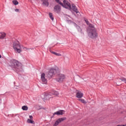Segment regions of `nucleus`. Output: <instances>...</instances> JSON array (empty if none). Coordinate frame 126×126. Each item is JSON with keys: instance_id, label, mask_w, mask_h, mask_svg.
Returning <instances> with one entry per match:
<instances>
[{"instance_id": "obj_28", "label": "nucleus", "mask_w": 126, "mask_h": 126, "mask_svg": "<svg viewBox=\"0 0 126 126\" xmlns=\"http://www.w3.org/2000/svg\"><path fill=\"white\" fill-rule=\"evenodd\" d=\"M15 11H16V12H18V11H19V9H16L15 10Z\"/></svg>"}, {"instance_id": "obj_20", "label": "nucleus", "mask_w": 126, "mask_h": 126, "mask_svg": "<svg viewBox=\"0 0 126 126\" xmlns=\"http://www.w3.org/2000/svg\"><path fill=\"white\" fill-rule=\"evenodd\" d=\"M52 54H53V55H55V56H58V57H61V56H62V55L60 53H57L55 52H51Z\"/></svg>"}, {"instance_id": "obj_18", "label": "nucleus", "mask_w": 126, "mask_h": 126, "mask_svg": "<svg viewBox=\"0 0 126 126\" xmlns=\"http://www.w3.org/2000/svg\"><path fill=\"white\" fill-rule=\"evenodd\" d=\"M60 123H61V122H60V120L58 119V120H57L55 122V123L54 125H53V126H59V124H60Z\"/></svg>"}, {"instance_id": "obj_3", "label": "nucleus", "mask_w": 126, "mask_h": 126, "mask_svg": "<svg viewBox=\"0 0 126 126\" xmlns=\"http://www.w3.org/2000/svg\"><path fill=\"white\" fill-rule=\"evenodd\" d=\"M56 2L58 3H59L61 5H62L63 7L64 8H67V9H69V10H71V5L70 3L68 2V1L66 0H64L63 2V4L61 2L60 0H55Z\"/></svg>"}, {"instance_id": "obj_26", "label": "nucleus", "mask_w": 126, "mask_h": 126, "mask_svg": "<svg viewBox=\"0 0 126 126\" xmlns=\"http://www.w3.org/2000/svg\"><path fill=\"white\" fill-rule=\"evenodd\" d=\"M23 49H24L25 51H27V50H29V49L27 47H23Z\"/></svg>"}, {"instance_id": "obj_2", "label": "nucleus", "mask_w": 126, "mask_h": 126, "mask_svg": "<svg viewBox=\"0 0 126 126\" xmlns=\"http://www.w3.org/2000/svg\"><path fill=\"white\" fill-rule=\"evenodd\" d=\"M87 32L90 38H92V39L97 38V36H98V34L97 33V32H96V29H95L94 26L91 24H89Z\"/></svg>"}, {"instance_id": "obj_8", "label": "nucleus", "mask_w": 126, "mask_h": 126, "mask_svg": "<svg viewBox=\"0 0 126 126\" xmlns=\"http://www.w3.org/2000/svg\"><path fill=\"white\" fill-rule=\"evenodd\" d=\"M64 112H65L64 110H60L58 111L55 112L53 114V116H55V115H57V116H61V115H63V114H64Z\"/></svg>"}, {"instance_id": "obj_19", "label": "nucleus", "mask_w": 126, "mask_h": 126, "mask_svg": "<svg viewBox=\"0 0 126 126\" xmlns=\"http://www.w3.org/2000/svg\"><path fill=\"white\" fill-rule=\"evenodd\" d=\"M58 120L60 121V123H61V122H63V121H65V120H66V118L63 117L61 118H59Z\"/></svg>"}, {"instance_id": "obj_1", "label": "nucleus", "mask_w": 126, "mask_h": 126, "mask_svg": "<svg viewBox=\"0 0 126 126\" xmlns=\"http://www.w3.org/2000/svg\"><path fill=\"white\" fill-rule=\"evenodd\" d=\"M9 65L12 68V69L16 70V71H17L18 72H20V71H22L23 70L21 63L16 60H11L9 63Z\"/></svg>"}, {"instance_id": "obj_25", "label": "nucleus", "mask_w": 126, "mask_h": 126, "mask_svg": "<svg viewBox=\"0 0 126 126\" xmlns=\"http://www.w3.org/2000/svg\"><path fill=\"white\" fill-rule=\"evenodd\" d=\"M122 81H123L125 83H126V79L125 78H123L121 79Z\"/></svg>"}, {"instance_id": "obj_23", "label": "nucleus", "mask_w": 126, "mask_h": 126, "mask_svg": "<svg viewBox=\"0 0 126 126\" xmlns=\"http://www.w3.org/2000/svg\"><path fill=\"white\" fill-rule=\"evenodd\" d=\"M79 101H80V102H81L82 103H85V100L84 99H79Z\"/></svg>"}, {"instance_id": "obj_15", "label": "nucleus", "mask_w": 126, "mask_h": 126, "mask_svg": "<svg viewBox=\"0 0 126 126\" xmlns=\"http://www.w3.org/2000/svg\"><path fill=\"white\" fill-rule=\"evenodd\" d=\"M42 3V4L44 5V6H49V2L48 0H44Z\"/></svg>"}, {"instance_id": "obj_16", "label": "nucleus", "mask_w": 126, "mask_h": 126, "mask_svg": "<svg viewBox=\"0 0 126 126\" xmlns=\"http://www.w3.org/2000/svg\"><path fill=\"white\" fill-rule=\"evenodd\" d=\"M49 16L50 18L51 19V20H52V21H54V16H53V13H49Z\"/></svg>"}, {"instance_id": "obj_7", "label": "nucleus", "mask_w": 126, "mask_h": 126, "mask_svg": "<svg viewBox=\"0 0 126 126\" xmlns=\"http://www.w3.org/2000/svg\"><path fill=\"white\" fill-rule=\"evenodd\" d=\"M61 9V6H60L59 5H56L54 7V12H56V13H60Z\"/></svg>"}, {"instance_id": "obj_22", "label": "nucleus", "mask_w": 126, "mask_h": 126, "mask_svg": "<svg viewBox=\"0 0 126 126\" xmlns=\"http://www.w3.org/2000/svg\"><path fill=\"white\" fill-rule=\"evenodd\" d=\"M33 121L30 120V119H28L27 120V123H28L29 124H33Z\"/></svg>"}, {"instance_id": "obj_12", "label": "nucleus", "mask_w": 126, "mask_h": 126, "mask_svg": "<svg viewBox=\"0 0 126 126\" xmlns=\"http://www.w3.org/2000/svg\"><path fill=\"white\" fill-rule=\"evenodd\" d=\"M5 36H6L5 32H0V39H1V40L4 39V38H5Z\"/></svg>"}, {"instance_id": "obj_6", "label": "nucleus", "mask_w": 126, "mask_h": 126, "mask_svg": "<svg viewBox=\"0 0 126 126\" xmlns=\"http://www.w3.org/2000/svg\"><path fill=\"white\" fill-rule=\"evenodd\" d=\"M57 73V69H50L49 71L48 72V74H47V77L49 78L51 77H53L55 74Z\"/></svg>"}, {"instance_id": "obj_4", "label": "nucleus", "mask_w": 126, "mask_h": 126, "mask_svg": "<svg viewBox=\"0 0 126 126\" xmlns=\"http://www.w3.org/2000/svg\"><path fill=\"white\" fill-rule=\"evenodd\" d=\"M13 47L15 51H16L17 53H21V46L18 41H15L13 44Z\"/></svg>"}, {"instance_id": "obj_11", "label": "nucleus", "mask_w": 126, "mask_h": 126, "mask_svg": "<svg viewBox=\"0 0 126 126\" xmlns=\"http://www.w3.org/2000/svg\"><path fill=\"white\" fill-rule=\"evenodd\" d=\"M71 5L73 11H75L76 13H79V11H78V10L77 9V7H76V6H75L74 4H72Z\"/></svg>"}, {"instance_id": "obj_24", "label": "nucleus", "mask_w": 126, "mask_h": 126, "mask_svg": "<svg viewBox=\"0 0 126 126\" xmlns=\"http://www.w3.org/2000/svg\"><path fill=\"white\" fill-rule=\"evenodd\" d=\"M85 22L87 23V25H89V22L88 21V20L87 19H85Z\"/></svg>"}, {"instance_id": "obj_5", "label": "nucleus", "mask_w": 126, "mask_h": 126, "mask_svg": "<svg viewBox=\"0 0 126 126\" xmlns=\"http://www.w3.org/2000/svg\"><path fill=\"white\" fill-rule=\"evenodd\" d=\"M65 79V76L63 74H59L57 78L56 79V81L57 82H59V83H62L63 82V80Z\"/></svg>"}, {"instance_id": "obj_9", "label": "nucleus", "mask_w": 126, "mask_h": 126, "mask_svg": "<svg viewBox=\"0 0 126 126\" xmlns=\"http://www.w3.org/2000/svg\"><path fill=\"white\" fill-rule=\"evenodd\" d=\"M41 79L43 83V84H47V79L45 78V73H42L41 75Z\"/></svg>"}, {"instance_id": "obj_27", "label": "nucleus", "mask_w": 126, "mask_h": 126, "mask_svg": "<svg viewBox=\"0 0 126 126\" xmlns=\"http://www.w3.org/2000/svg\"><path fill=\"white\" fill-rule=\"evenodd\" d=\"M29 118L31 119V120H32V119H33V116L30 115Z\"/></svg>"}, {"instance_id": "obj_13", "label": "nucleus", "mask_w": 126, "mask_h": 126, "mask_svg": "<svg viewBox=\"0 0 126 126\" xmlns=\"http://www.w3.org/2000/svg\"><path fill=\"white\" fill-rule=\"evenodd\" d=\"M73 24L74 26H75V27L77 28L78 32H80L81 33L82 30H81V28H80V27L77 25L76 24H75V23H73Z\"/></svg>"}, {"instance_id": "obj_17", "label": "nucleus", "mask_w": 126, "mask_h": 126, "mask_svg": "<svg viewBox=\"0 0 126 126\" xmlns=\"http://www.w3.org/2000/svg\"><path fill=\"white\" fill-rule=\"evenodd\" d=\"M22 109L23 111H27L28 110V107H27V106H23L22 107Z\"/></svg>"}, {"instance_id": "obj_14", "label": "nucleus", "mask_w": 126, "mask_h": 126, "mask_svg": "<svg viewBox=\"0 0 126 126\" xmlns=\"http://www.w3.org/2000/svg\"><path fill=\"white\" fill-rule=\"evenodd\" d=\"M49 95H50V96H52V95H56V96L59 95V92L55 91V90H52L51 93L49 94Z\"/></svg>"}, {"instance_id": "obj_10", "label": "nucleus", "mask_w": 126, "mask_h": 126, "mask_svg": "<svg viewBox=\"0 0 126 126\" xmlns=\"http://www.w3.org/2000/svg\"><path fill=\"white\" fill-rule=\"evenodd\" d=\"M76 97L78 99L80 98H82L83 97V93H81V92L78 91L76 94Z\"/></svg>"}, {"instance_id": "obj_21", "label": "nucleus", "mask_w": 126, "mask_h": 126, "mask_svg": "<svg viewBox=\"0 0 126 126\" xmlns=\"http://www.w3.org/2000/svg\"><path fill=\"white\" fill-rule=\"evenodd\" d=\"M12 2L14 5H17V4H18V1L16 0H13Z\"/></svg>"}]
</instances>
